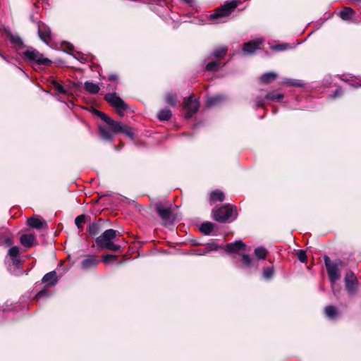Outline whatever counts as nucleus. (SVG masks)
<instances>
[{
	"label": "nucleus",
	"mask_w": 361,
	"mask_h": 361,
	"mask_svg": "<svg viewBox=\"0 0 361 361\" xmlns=\"http://www.w3.org/2000/svg\"><path fill=\"white\" fill-rule=\"evenodd\" d=\"M255 255L258 259H265L269 252L264 247H258L255 249Z\"/></svg>",
	"instance_id": "cd10ccee"
},
{
	"label": "nucleus",
	"mask_w": 361,
	"mask_h": 361,
	"mask_svg": "<svg viewBox=\"0 0 361 361\" xmlns=\"http://www.w3.org/2000/svg\"><path fill=\"white\" fill-rule=\"evenodd\" d=\"M49 291H48V288H47V286H44L42 288V290H41L36 294L35 299L38 300L43 298H49Z\"/></svg>",
	"instance_id": "4c0bfd02"
},
{
	"label": "nucleus",
	"mask_w": 361,
	"mask_h": 361,
	"mask_svg": "<svg viewBox=\"0 0 361 361\" xmlns=\"http://www.w3.org/2000/svg\"><path fill=\"white\" fill-rule=\"evenodd\" d=\"M8 255L11 258L13 264L18 267L22 263L19 259V247L18 246L11 247L8 250Z\"/></svg>",
	"instance_id": "6ab92c4d"
},
{
	"label": "nucleus",
	"mask_w": 361,
	"mask_h": 361,
	"mask_svg": "<svg viewBox=\"0 0 361 361\" xmlns=\"http://www.w3.org/2000/svg\"><path fill=\"white\" fill-rule=\"evenodd\" d=\"M35 240L34 234H23L20 238V242L25 247L30 248L33 245Z\"/></svg>",
	"instance_id": "aec40b11"
},
{
	"label": "nucleus",
	"mask_w": 361,
	"mask_h": 361,
	"mask_svg": "<svg viewBox=\"0 0 361 361\" xmlns=\"http://www.w3.org/2000/svg\"><path fill=\"white\" fill-rule=\"evenodd\" d=\"M166 102L171 106H176L177 104V95L175 93H167L165 95Z\"/></svg>",
	"instance_id": "2f4dec72"
},
{
	"label": "nucleus",
	"mask_w": 361,
	"mask_h": 361,
	"mask_svg": "<svg viewBox=\"0 0 361 361\" xmlns=\"http://www.w3.org/2000/svg\"><path fill=\"white\" fill-rule=\"evenodd\" d=\"M276 78V74L273 72L266 73L260 77V81L263 84H269Z\"/></svg>",
	"instance_id": "a878e982"
},
{
	"label": "nucleus",
	"mask_w": 361,
	"mask_h": 361,
	"mask_svg": "<svg viewBox=\"0 0 361 361\" xmlns=\"http://www.w3.org/2000/svg\"><path fill=\"white\" fill-rule=\"evenodd\" d=\"M344 282L348 294L350 296L355 295L358 287V281L356 276L352 271H348L345 273Z\"/></svg>",
	"instance_id": "0eeeda50"
},
{
	"label": "nucleus",
	"mask_w": 361,
	"mask_h": 361,
	"mask_svg": "<svg viewBox=\"0 0 361 361\" xmlns=\"http://www.w3.org/2000/svg\"><path fill=\"white\" fill-rule=\"evenodd\" d=\"M42 281L44 283H47L46 286L47 287L56 285L58 282V277L56 271H51L46 274L43 276Z\"/></svg>",
	"instance_id": "a211bd4d"
},
{
	"label": "nucleus",
	"mask_w": 361,
	"mask_h": 361,
	"mask_svg": "<svg viewBox=\"0 0 361 361\" xmlns=\"http://www.w3.org/2000/svg\"><path fill=\"white\" fill-rule=\"evenodd\" d=\"M290 48V45L288 43H282L275 44L271 47V49L276 51H283Z\"/></svg>",
	"instance_id": "c9c22d12"
},
{
	"label": "nucleus",
	"mask_w": 361,
	"mask_h": 361,
	"mask_svg": "<svg viewBox=\"0 0 361 361\" xmlns=\"http://www.w3.org/2000/svg\"><path fill=\"white\" fill-rule=\"evenodd\" d=\"M27 224L30 228L37 230L48 228L47 221L42 219V218L37 215H33L32 216L28 218L27 219Z\"/></svg>",
	"instance_id": "9b49d317"
},
{
	"label": "nucleus",
	"mask_w": 361,
	"mask_h": 361,
	"mask_svg": "<svg viewBox=\"0 0 361 361\" xmlns=\"http://www.w3.org/2000/svg\"><path fill=\"white\" fill-rule=\"evenodd\" d=\"M74 58L78 59V58L75 55V54H72Z\"/></svg>",
	"instance_id": "6e6d98bb"
},
{
	"label": "nucleus",
	"mask_w": 361,
	"mask_h": 361,
	"mask_svg": "<svg viewBox=\"0 0 361 361\" xmlns=\"http://www.w3.org/2000/svg\"><path fill=\"white\" fill-rule=\"evenodd\" d=\"M117 258H118L117 255H111V254H106V255L102 256V261L104 264H109L111 262H114V261L116 260Z\"/></svg>",
	"instance_id": "58836bf2"
},
{
	"label": "nucleus",
	"mask_w": 361,
	"mask_h": 361,
	"mask_svg": "<svg viewBox=\"0 0 361 361\" xmlns=\"http://www.w3.org/2000/svg\"><path fill=\"white\" fill-rule=\"evenodd\" d=\"M355 15V11L350 7H345L339 13V16L344 20H349Z\"/></svg>",
	"instance_id": "5701e85b"
},
{
	"label": "nucleus",
	"mask_w": 361,
	"mask_h": 361,
	"mask_svg": "<svg viewBox=\"0 0 361 361\" xmlns=\"http://www.w3.org/2000/svg\"><path fill=\"white\" fill-rule=\"evenodd\" d=\"M274 272V267H267L263 271V276L265 279H269L273 276Z\"/></svg>",
	"instance_id": "79ce46f5"
},
{
	"label": "nucleus",
	"mask_w": 361,
	"mask_h": 361,
	"mask_svg": "<svg viewBox=\"0 0 361 361\" xmlns=\"http://www.w3.org/2000/svg\"><path fill=\"white\" fill-rule=\"evenodd\" d=\"M155 210L161 220L166 222H171L172 218V210L171 207H165L162 203H156Z\"/></svg>",
	"instance_id": "9d476101"
},
{
	"label": "nucleus",
	"mask_w": 361,
	"mask_h": 361,
	"mask_svg": "<svg viewBox=\"0 0 361 361\" xmlns=\"http://www.w3.org/2000/svg\"><path fill=\"white\" fill-rule=\"evenodd\" d=\"M199 102L197 99H193L192 96H190L185 99L183 102V108L186 110L185 118H190L195 114H196L199 109Z\"/></svg>",
	"instance_id": "1a4fd4ad"
},
{
	"label": "nucleus",
	"mask_w": 361,
	"mask_h": 361,
	"mask_svg": "<svg viewBox=\"0 0 361 361\" xmlns=\"http://www.w3.org/2000/svg\"><path fill=\"white\" fill-rule=\"evenodd\" d=\"M341 90L339 89H336L334 92V94L332 95L333 97H336L337 96H341Z\"/></svg>",
	"instance_id": "09e8293b"
},
{
	"label": "nucleus",
	"mask_w": 361,
	"mask_h": 361,
	"mask_svg": "<svg viewBox=\"0 0 361 361\" xmlns=\"http://www.w3.org/2000/svg\"><path fill=\"white\" fill-rule=\"evenodd\" d=\"M222 100V97L219 95H216L213 97H210L207 98L206 104L207 106H213L214 105H216L217 104L220 103Z\"/></svg>",
	"instance_id": "473e14b6"
},
{
	"label": "nucleus",
	"mask_w": 361,
	"mask_h": 361,
	"mask_svg": "<svg viewBox=\"0 0 361 361\" xmlns=\"http://www.w3.org/2000/svg\"><path fill=\"white\" fill-rule=\"evenodd\" d=\"M99 134L102 139L106 141H111L113 140V136L111 133L107 130V129L102 126H99Z\"/></svg>",
	"instance_id": "b1692460"
},
{
	"label": "nucleus",
	"mask_w": 361,
	"mask_h": 361,
	"mask_svg": "<svg viewBox=\"0 0 361 361\" xmlns=\"http://www.w3.org/2000/svg\"><path fill=\"white\" fill-rule=\"evenodd\" d=\"M6 243L8 245H11V239L7 238V239L6 240Z\"/></svg>",
	"instance_id": "5fc2aeb1"
},
{
	"label": "nucleus",
	"mask_w": 361,
	"mask_h": 361,
	"mask_svg": "<svg viewBox=\"0 0 361 361\" xmlns=\"http://www.w3.org/2000/svg\"><path fill=\"white\" fill-rule=\"evenodd\" d=\"M119 133L125 134L126 136H128L132 139L134 138V137H135V133L133 132V128L128 126H125V125L121 126V130Z\"/></svg>",
	"instance_id": "f704fd0d"
},
{
	"label": "nucleus",
	"mask_w": 361,
	"mask_h": 361,
	"mask_svg": "<svg viewBox=\"0 0 361 361\" xmlns=\"http://www.w3.org/2000/svg\"><path fill=\"white\" fill-rule=\"evenodd\" d=\"M209 199L212 202H223L225 200V195L223 191L217 189L210 193Z\"/></svg>",
	"instance_id": "412c9836"
},
{
	"label": "nucleus",
	"mask_w": 361,
	"mask_h": 361,
	"mask_svg": "<svg viewBox=\"0 0 361 361\" xmlns=\"http://www.w3.org/2000/svg\"><path fill=\"white\" fill-rule=\"evenodd\" d=\"M99 262L96 255H87L81 262L80 266L82 269L87 270L97 267Z\"/></svg>",
	"instance_id": "4468645a"
},
{
	"label": "nucleus",
	"mask_w": 361,
	"mask_h": 361,
	"mask_svg": "<svg viewBox=\"0 0 361 361\" xmlns=\"http://www.w3.org/2000/svg\"><path fill=\"white\" fill-rule=\"evenodd\" d=\"M206 246L209 250H218L222 248V247L221 245H217L214 242L208 243L206 244Z\"/></svg>",
	"instance_id": "a18cd8bd"
},
{
	"label": "nucleus",
	"mask_w": 361,
	"mask_h": 361,
	"mask_svg": "<svg viewBox=\"0 0 361 361\" xmlns=\"http://www.w3.org/2000/svg\"><path fill=\"white\" fill-rule=\"evenodd\" d=\"M263 40L261 39H256L247 42L243 44V51L245 54H250L254 53L256 50L260 49Z\"/></svg>",
	"instance_id": "f8f14e48"
},
{
	"label": "nucleus",
	"mask_w": 361,
	"mask_h": 361,
	"mask_svg": "<svg viewBox=\"0 0 361 361\" xmlns=\"http://www.w3.org/2000/svg\"><path fill=\"white\" fill-rule=\"evenodd\" d=\"M84 87L87 92L92 94L98 93L100 90L98 85L89 81L85 82Z\"/></svg>",
	"instance_id": "393cba45"
},
{
	"label": "nucleus",
	"mask_w": 361,
	"mask_h": 361,
	"mask_svg": "<svg viewBox=\"0 0 361 361\" xmlns=\"http://www.w3.org/2000/svg\"><path fill=\"white\" fill-rule=\"evenodd\" d=\"M242 262L246 267L252 266V259L249 255L244 254L242 255Z\"/></svg>",
	"instance_id": "a19ab883"
},
{
	"label": "nucleus",
	"mask_w": 361,
	"mask_h": 361,
	"mask_svg": "<svg viewBox=\"0 0 361 361\" xmlns=\"http://www.w3.org/2000/svg\"><path fill=\"white\" fill-rule=\"evenodd\" d=\"M80 85H81V82H78V83H76V82H74L73 84V86L75 88H79L80 87Z\"/></svg>",
	"instance_id": "3c124183"
},
{
	"label": "nucleus",
	"mask_w": 361,
	"mask_h": 361,
	"mask_svg": "<svg viewBox=\"0 0 361 361\" xmlns=\"http://www.w3.org/2000/svg\"><path fill=\"white\" fill-rule=\"evenodd\" d=\"M213 219L219 223H226L233 216L235 219L238 216L237 207L230 204H224L218 209L212 211Z\"/></svg>",
	"instance_id": "f03ea898"
},
{
	"label": "nucleus",
	"mask_w": 361,
	"mask_h": 361,
	"mask_svg": "<svg viewBox=\"0 0 361 361\" xmlns=\"http://www.w3.org/2000/svg\"><path fill=\"white\" fill-rule=\"evenodd\" d=\"M38 35L39 38L46 44H49L51 41V30L43 23H39L38 25Z\"/></svg>",
	"instance_id": "ddd939ff"
},
{
	"label": "nucleus",
	"mask_w": 361,
	"mask_h": 361,
	"mask_svg": "<svg viewBox=\"0 0 361 361\" xmlns=\"http://www.w3.org/2000/svg\"><path fill=\"white\" fill-rule=\"evenodd\" d=\"M118 233L116 230L112 228L107 229L95 238V243L101 250L122 252V247L113 242V240L116 238Z\"/></svg>",
	"instance_id": "f257e3e1"
},
{
	"label": "nucleus",
	"mask_w": 361,
	"mask_h": 361,
	"mask_svg": "<svg viewBox=\"0 0 361 361\" xmlns=\"http://www.w3.org/2000/svg\"><path fill=\"white\" fill-rule=\"evenodd\" d=\"M284 95L281 93H277L275 91L268 92L264 98L268 100H271L274 102H280L282 99H283Z\"/></svg>",
	"instance_id": "bb28decb"
},
{
	"label": "nucleus",
	"mask_w": 361,
	"mask_h": 361,
	"mask_svg": "<svg viewBox=\"0 0 361 361\" xmlns=\"http://www.w3.org/2000/svg\"><path fill=\"white\" fill-rule=\"evenodd\" d=\"M245 247L246 245L242 240H236L234 243H228L225 250L228 253H238L240 250H244Z\"/></svg>",
	"instance_id": "2eb2a0df"
},
{
	"label": "nucleus",
	"mask_w": 361,
	"mask_h": 361,
	"mask_svg": "<svg viewBox=\"0 0 361 361\" xmlns=\"http://www.w3.org/2000/svg\"><path fill=\"white\" fill-rule=\"evenodd\" d=\"M94 113L105 122L109 128V130L114 133H119L121 130V123L116 121L104 112L94 109Z\"/></svg>",
	"instance_id": "6e6552de"
},
{
	"label": "nucleus",
	"mask_w": 361,
	"mask_h": 361,
	"mask_svg": "<svg viewBox=\"0 0 361 361\" xmlns=\"http://www.w3.org/2000/svg\"><path fill=\"white\" fill-rule=\"evenodd\" d=\"M264 99H265L264 97H262L261 96L256 97L255 103H256L257 108H264V106H265Z\"/></svg>",
	"instance_id": "c03bdc74"
},
{
	"label": "nucleus",
	"mask_w": 361,
	"mask_h": 361,
	"mask_svg": "<svg viewBox=\"0 0 361 361\" xmlns=\"http://www.w3.org/2000/svg\"><path fill=\"white\" fill-rule=\"evenodd\" d=\"M25 59L30 62H35L38 65H43L49 66L52 62L49 59L44 58L43 54L39 53L37 50H27L23 54Z\"/></svg>",
	"instance_id": "39448f33"
},
{
	"label": "nucleus",
	"mask_w": 361,
	"mask_h": 361,
	"mask_svg": "<svg viewBox=\"0 0 361 361\" xmlns=\"http://www.w3.org/2000/svg\"><path fill=\"white\" fill-rule=\"evenodd\" d=\"M51 87L56 90L59 94H67V90L59 84L56 80H54L51 82Z\"/></svg>",
	"instance_id": "72a5a7b5"
},
{
	"label": "nucleus",
	"mask_w": 361,
	"mask_h": 361,
	"mask_svg": "<svg viewBox=\"0 0 361 361\" xmlns=\"http://www.w3.org/2000/svg\"><path fill=\"white\" fill-rule=\"evenodd\" d=\"M183 1L188 4H192L194 1V0H183Z\"/></svg>",
	"instance_id": "603ef678"
},
{
	"label": "nucleus",
	"mask_w": 361,
	"mask_h": 361,
	"mask_svg": "<svg viewBox=\"0 0 361 361\" xmlns=\"http://www.w3.org/2000/svg\"><path fill=\"white\" fill-rule=\"evenodd\" d=\"M0 56H1V57L3 59H4V60H6V61L7 60V59H6V56H5L3 53H1V51H0Z\"/></svg>",
	"instance_id": "864d4df0"
},
{
	"label": "nucleus",
	"mask_w": 361,
	"mask_h": 361,
	"mask_svg": "<svg viewBox=\"0 0 361 361\" xmlns=\"http://www.w3.org/2000/svg\"><path fill=\"white\" fill-rule=\"evenodd\" d=\"M86 219L87 216L85 214H80L75 219V224L78 227V228L80 230L82 229V224L85 223Z\"/></svg>",
	"instance_id": "e433bc0d"
},
{
	"label": "nucleus",
	"mask_w": 361,
	"mask_h": 361,
	"mask_svg": "<svg viewBox=\"0 0 361 361\" xmlns=\"http://www.w3.org/2000/svg\"><path fill=\"white\" fill-rule=\"evenodd\" d=\"M291 84L293 85L297 86V87H302V84L299 80H295L293 82H291Z\"/></svg>",
	"instance_id": "8fccbe9b"
},
{
	"label": "nucleus",
	"mask_w": 361,
	"mask_h": 361,
	"mask_svg": "<svg viewBox=\"0 0 361 361\" xmlns=\"http://www.w3.org/2000/svg\"><path fill=\"white\" fill-rule=\"evenodd\" d=\"M118 76L116 73H109L108 74V80L111 82H117Z\"/></svg>",
	"instance_id": "49530a36"
},
{
	"label": "nucleus",
	"mask_w": 361,
	"mask_h": 361,
	"mask_svg": "<svg viewBox=\"0 0 361 361\" xmlns=\"http://www.w3.org/2000/svg\"><path fill=\"white\" fill-rule=\"evenodd\" d=\"M298 258L300 260V262L304 263L307 260V256L306 251L303 250H299L297 252Z\"/></svg>",
	"instance_id": "37998d69"
},
{
	"label": "nucleus",
	"mask_w": 361,
	"mask_h": 361,
	"mask_svg": "<svg viewBox=\"0 0 361 361\" xmlns=\"http://www.w3.org/2000/svg\"><path fill=\"white\" fill-rule=\"evenodd\" d=\"M5 32L7 34V37H8L11 43L16 49H19L24 48V43L19 35H13L8 30H6Z\"/></svg>",
	"instance_id": "f3484780"
},
{
	"label": "nucleus",
	"mask_w": 361,
	"mask_h": 361,
	"mask_svg": "<svg viewBox=\"0 0 361 361\" xmlns=\"http://www.w3.org/2000/svg\"><path fill=\"white\" fill-rule=\"evenodd\" d=\"M64 47L67 50H68L70 51H74V46L72 44L69 43V42H66L64 44Z\"/></svg>",
	"instance_id": "de8ad7c7"
},
{
	"label": "nucleus",
	"mask_w": 361,
	"mask_h": 361,
	"mask_svg": "<svg viewBox=\"0 0 361 361\" xmlns=\"http://www.w3.org/2000/svg\"><path fill=\"white\" fill-rule=\"evenodd\" d=\"M227 51L228 48L226 47H219L212 53V56L220 59L226 56Z\"/></svg>",
	"instance_id": "c756f323"
},
{
	"label": "nucleus",
	"mask_w": 361,
	"mask_h": 361,
	"mask_svg": "<svg viewBox=\"0 0 361 361\" xmlns=\"http://www.w3.org/2000/svg\"><path fill=\"white\" fill-rule=\"evenodd\" d=\"M221 62L219 61H213L209 62L206 66L205 70L210 72H216L219 70Z\"/></svg>",
	"instance_id": "7c9ffc66"
},
{
	"label": "nucleus",
	"mask_w": 361,
	"mask_h": 361,
	"mask_svg": "<svg viewBox=\"0 0 361 361\" xmlns=\"http://www.w3.org/2000/svg\"><path fill=\"white\" fill-rule=\"evenodd\" d=\"M326 316H336L338 312L335 306L329 305L325 307L324 310Z\"/></svg>",
	"instance_id": "ea45409f"
},
{
	"label": "nucleus",
	"mask_w": 361,
	"mask_h": 361,
	"mask_svg": "<svg viewBox=\"0 0 361 361\" xmlns=\"http://www.w3.org/2000/svg\"><path fill=\"white\" fill-rule=\"evenodd\" d=\"M324 260L329 281L331 283H334L341 277L338 270V264L337 262H332L330 257L327 255L324 256Z\"/></svg>",
	"instance_id": "423d86ee"
},
{
	"label": "nucleus",
	"mask_w": 361,
	"mask_h": 361,
	"mask_svg": "<svg viewBox=\"0 0 361 361\" xmlns=\"http://www.w3.org/2000/svg\"><path fill=\"white\" fill-rule=\"evenodd\" d=\"M172 116L171 111L169 109H161L158 115L157 118L161 121H169Z\"/></svg>",
	"instance_id": "c85d7f7f"
},
{
	"label": "nucleus",
	"mask_w": 361,
	"mask_h": 361,
	"mask_svg": "<svg viewBox=\"0 0 361 361\" xmlns=\"http://www.w3.org/2000/svg\"><path fill=\"white\" fill-rule=\"evenodd\" d=\"M102 221V219H99L97 221L93 222L89 225V226L87 228L88 237L94 238L99 234L102 229L101 224Z\"/></svg>",
	"instance_id": "dca6fc26"
},
{
	"label": "nucleus",
	"mask_w": 361,
	"mask_h": 361,
	"mask_svg": "<svg viewBox=\"0 0 361 361\" xmlns=\"http://www.w3.org/2000/svg\"><path fill=\"white\" fill-rule=\"evenodd\" d=\"M214 228V225L213 223L209 221H206L202 223L200 225V231L204 235H209Z\"/></svg>",
	"instance_id": "4be33fe9"
},
{
	"label": "nucleus",
	"mask_w": 361,
	"mask_h": 361,
	"mask_svg": "<svg viewBox=\"0 0 361 361\" xmlns=\"http://www.w3.org/2000/svg\"><path fill=\"white\" fill-rule=\"evenodd\" d=\"M104 99L115 108L117 114L121 117L123 116L125 112L130 109V106L116 92L106 94Z\"/></svg>",
	"instance_id": "20e7f679"
},
{
	"label": "nucleus",
	"mask_w": 361,
	"mask_h": 361,
	"mask_svg": "<svg viewBox=\"0 0 361 361\" xmlns=\"http://www.w3.org/2000/svg\"><path fill=\"white\" fill-rule=\"evenodd\" d=\"M240 4V1L232 0L225 3L224 5L215 9L214 13L209 15V19L211 20H216L221 18L228 16Z\"/></svg>",
	"instance_id": "7ed1b4c3"
}]
</instances>
